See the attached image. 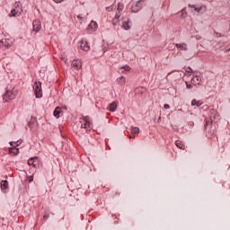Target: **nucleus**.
I'll return each mask as SVG.
<instances>
[{
  "label": "nucleus",
  "mask_w": 230,
  "mask_h": 230,
  "mask_svg": "<svg viewBox=\"0 0 230 230\" xmlns=\"http://www.w3.org/2000/svg\"><path fill=\"white\" fill-rule=\"evenodd\" d=\"M0 188L4 193H6V190H8V181H2L0 182Z\"/></svg>",
  "instance_id": "obj_12"
},
{
  "label": "nucleus",
  "mask_w": 230,
  "mask_h": 230,
  "mask_svg": "<svg viewBox=\"0 0 230 230\" xmlns=\"http://www.w3.org/2000/svg\"><path fill=\"white\" fill-rule=\"evenodd\" d=\"M79 46H80L81 49H83V51H89V49H91L89 43L85 40H82L79 42Z\"/></svg>",
  "instance_id": "obj_7"
},
{
  "label": "nucleus",
  "mask_w": 230,
  "mask_h": 230,
  "mask_svg": "<svg viewBox=\"0 0 230 230\" xmlns=\"http://www.w3.org/2000/svg\"><path fill=\"white\" fill-rule=\"evenodd\" d=\"M33 91L36 98H42V83L40 81L34 83Z\"/></svg>",
  "instance_id": "obj_2"
},
{
  "label": "nucleus",
  "mask_w": 230,
  "mask_h": 230,
  "mask_svg": "<svg viewBox=\"0 0 230 230\" xmlns=\"http://www.w3.org/2000/svg\"><path fill=\"white\" fill-rule=\"evenodd\" d=\"M175 144L178 148L184 150V144H182V142H181V140H176Z\"/></svg>",
  "instance_id": "obj_23"
},
{
  "label": "nucleus",
  "mask_w": 230,
  "mask_h": 230,
  "mask_svg": "<svg viewBox=\"0 0 230 230\" xmlns=\"http://www.w3.org/2000/svg\"><path fill=\"white\" fill-rule=\"evenodd\" d=\"M123 8H124L123 4L119 3L118 4V8H117L118 12H123Z\"/></svg>",
  "instance_id": "obj_27"
},
{
  "label": "nucleus",
  "mask_w": 230,
  "mask_h": 230,
  "mask_svg": "<svg viewBox=\"0 0 230 230\" xmlns=\"http://www.w3.org/2000/svg\"><path fill=\"white\" fill-rule=\"evenodd\" d=\"M122 28H123V30H126L127 31H128V30H130V22L128 21V19L122 22Z\"/></svg>",
  "instance_id": "obj_18"
},
{
  "label": "nucleus",
  "mask_w": 230,
  "mask_h": 230,
  "mask_svg": "<svg viewBox=\"0 0 230 230\" xmlns=\"http://www.w3.org/2000/svg\"><path fill=\"white\" fill-rule=\"evenodd\" d=\"M72 67H75L78 71L79 69H82V64L78 60L72 61Z\"/></svg>",
  "instance_id": "obj_17"
},
{
  "label": "nucleus",
  "mask_w": 230,
  "mask_h": 230,
  "mask_svg": "<svg viewBox=\"0 0 230 230\" xmlns=\"http://www.w3.org/2000/svg\"><path fill=\"white\" fill-rule=\"evenodd\" d=\"M187 73H193V68L190 66L188 67V70H186Z\"/></svg>",
  "instance_id": "obj_32"
},
{
  "label": "nucleus",
  "mask_w": 230,
  "mask_h": 230,
  "mask_svg": "<svg viewBox=\"0 0 230 230\" xmlns=\"http://www.w3.org/2000/svg\"><path fill=\"white\" fill-rule=\"evenodd\" d=\"M19 4L20 2L15 3V8L11 10V16L12 17H20L21 16V12H19Z\"/></svg>",
  "instance_id": "obj_6"
},
{
  "label": "nucleus",
  "mask_w": 230,
  "mask_h": 230,
  "mask_svg": "<svg viewBox=\"0 0 230 230\" xmlns=\"http://www.w3.org/2000/svg\"><path fill=\"white\" fill-rule=\"evenodd\" d=\"M108 50H109V45H102V51L103 53H107Z\"/></svg>",
  "instance_id": "obj_26"
},
{
  "label": "nucleus",
  "mask_w": 230,
  "mask_h": 230,
  "mask_svg": "<svg viewBox=\"0 0 230 230\" xmlns=\"http://www.w3.org/2000/svg\"><path fill=\"white\" fill-rule=\"evenodd\" d=\"M145 91H146V88L143 86H139L135 89L136 94H138L139 96H143V93H145Z\"/></svg>",
  "instance_id": "obj_15"
},
{
  "label": "nucleus",
  "mask_w": 230,
  "mask_h": 230,
  "mask_svg": "<svg viewBox=\"0 0 230 230\" xmlns=\"http://www.w3.org/2000/svg\"><path fill=\"white\" fill-rule=\"evenodd\" d=\"M54 3H62L64 0H53Z\"/></svg>",
  "instance_id": "obj_37"
},
{
  "label": "nucleus",
  "mask_w": 230,
  "mask_h": 230,
  "mask_svg": "<svg viewBox=\"0 0 230 230\" xmlns=\"http://www.w3.org/2000/svg\"><path fill=\"white\" fill-rule=\"evenodd\" d=\"M28 164H30V166H33L34 168H38L39 166V157H32L31 159L28 160Z\"/></svg>",
  "instance_id": "obj_9"
},
{
  "label": "nucleus",
  "mask_w": 230,
  "mask_h": 230,
  "mask_svg": "<svg viewBox=\"0 0 230 230\" xmlns=\"http://www.w3.org/2000/svg\"><path fill=\"white\" fill-rule=\"evenodd\" d=\"M185 84H186L187 89H191V87H193V85L191 84H190L189 82H185Z\"/></svg>",
  "instance_id": "obj_30"
},
{
  "label": "nucleus",
  "mask_w": 230,
  "mask_h": 230,
  "mask_svg": "<svg viewBox=\"0 0 230 230\" xmlns=\"http://www.w3.org/2000/svg\"><path fill=\"white\" fill-rule=\"evenodd\" d=\"M53 116H54L55 118H57V119H58V118H60V108H59V107H57V108L54 110Z\"/></svg>",
  "instance_id": "obj_21"
},
{
  "label": "nucleus",
  "mask_w": 230,
  "mask_h": 230,
  "mask_svg": "<svg viewBox=\"0 0 230 230\" xmlns=\"http://www.w3.org/2000/svg\"><path fill=\"white\" fill-rule=\"evenodd\" d=\"M44 220H48L49 218V213L46 212L43 216Z\"/></svg>",
  "instance_id": "obj_29"
},
{
  "label": "nucleus",
  "mask_w": 230,
  "mask_h": 230,
  "mask_svg": "<svg viewBox=\"0 0 230 230\" xmlns=\"http://www.w3.org/2000/svg\"><path fill=\"white\" fill-rule=\"evenodd\" d=\"M184 10H186V9H182V10L181 11V12L182 13V14H181L182 17H185V16H184Z\"/></svg>",
  "instance_id": "obj_38"
},
{
  "label": "nucleus",
  "mask_w": 230,
  "mask_h": 230,
  "mask_svg": "<svg viewBox=\"0 0 230 230\" xmlns=\"http://www.w3.org/2000/svg\"><path fill=\"white\" fill-rule=\"evenodd\" d=\"M121 17V12H118V13H116V14H115V17L113 18V24H116V23H114V21H118V19H119Z\"/></svg>",
  "instance_id": "obj_24"
},
{
  "label": "nucleus",
  "mask_w": 230,
  "mask_h": 230,
  "mask_svg": "<svg viewBox=\"0 0 230 230\" xmlns=\"http://www.w3.org/2000/svg\"><path fill=\"white\" fill-rule=\"evenodd\" d=\"M211 112H212V113H215V112H217V111H216L215 110H211Z\"/></svg>",
  "instance_id": "obj_41"
},
{
  "label": "nucleus",
  "mask_w": 230,
  "mask_h": 230,
  "mask_svg": "<svg viewBox=\"0 0 230 230\" xmlns=\"http://www.w3.org/2000/svg\"><path fill=\"white\" fill-rule=\"evenodd\" d=\"M29 182H33V176H30Z\"/></svg>",
  "instance_id": "obj_36"
},
{
  "label": "nucleus",
  "mask_w": 230,
  "mask_h": 230,
  "mask_svg": "<svg viewBox=\"0 0 230 230\" xmlns=\"http://www.w3.org/2000/svg\"><path fill=\"white\" fill-rule=\"evenodd\" d=\"M189 8H193L194 12H197V13H200V11L202 10V6L197 7L195 4H189Z\"/></svg>",
  "instance_id": "obj_22"
},
{
  "label": "nucleus",
  "mask_w": 230,
  "mask_h": 230,
  "mask_svg": "<svg viewBox=\"0 0 230 230\" xmlns=\"http://www.w3.org/2000/svg\"><path fill=\"white\" fill-rule=\"evenodd\" d=\"M117 82H118L119 85H125V84H126L125 76L121 75L120 77H119L117 79Z\"/></svg>",
  "instance_id": "obj_20"
},
{
  "label": "nucleus",
  "mask_w": 230,
  "mask_h": 230,
  "mask_svg": "<svg viewBox=\"0 0 230 230\" xmlns=\"http://www.w3.org/2000/svg\"><path fill=\"white\" fill-rule=\"evenodd\" d=\"M116 109H118L116 102L110 103L107 107V110L110 111V112H116Z\"/></svg>",
  "instance_id": "obj_13"
},
{
  "label": "nucleus",
  "mask_w": 230,
  "mask_h": 230,
  "mask_svg": "<svg viewBox=\"0 0 230 230\" xmlns=\"http://www.w3.org/2000/svg\"><path fill=\"white\" fill-rule=\"evenodd\" d=\"M200 82H202V77H200V75H195L191 79V84L193 85H200Z\"/></svg>",
  "instance_id": "obj_11"
},
{
  "label": "nucleus",
  "mask_w": 230,
  "mask_h": 230,
  "mask_svg": "<svg viewBox=\"0 0 230 230\" xmlns=\"http://www.w3.org/2000/svg\"><path fill=\"white\" fill-rule=\"evenodd\" d=\"M87 30H92V31H95V30H98V23L94 21H92L88 25Z\"/></svg>",
  "instance_id": "obj_14"
},
{
  "label": "nucleus",
  "mask_w": 230,
  "mask_h": 230,
  "mask_svg": "<svg viewBox=\"0 0 230 230\" xmlns=\"http://www.w3.org/2000/svg\"><path fill=\"white\" fill-rule=\"evenodd\" d=\"M84 123L81 124V128H86V130H91V121L89 120V117L83 118Z\"/></svg>",
  "instance_id": "obj_5"
},
{
  "label": "nucleus",
  "mask_w": 230,
  "mask_h": 230,
  "mask_svg": "<svg viewBox=\"0 0 230 230\" xmlns=\"http://www.w3.org/2000/svg\"><path fill=\"white\" fill-rule=\"evenodd\" d=\"M0 46L8 49V48H12V40H10V39H2L0 40Z\"/></svg>",
  "instance_id": "obj_8"
},
{
  "label": "nucleus",
  "mask_w": 230,
  "mask_h": 230,
  "mask_svg": "<svg viewBox=\"0 0 230 230\" xmlns=\"http://www.w3.org/2000/svg\"><path fill=\"white\" fill-rule=\"evenodd\" d=\"M176 48L181 51H188V45L186 43H176Z\"/></svg>",
  "instance_id": "obj_16"
},
{
  "label": "nucleus",
  "mask_w": 230,
  "mask_h": 230,
  "mask_svg": "<svg viewBox=\"0 0 230 230\" xmlns=\"http://www.w3.org/2000/svg\"><path fill=\"white\" fill-rule=\"evenodd\" d=\"M116 8V6H114V4L106 7L107 12H112V10H114Z\"/></svg>",
  "instance_id": "obj_28"
},
{
  "label": "nucleus",
  "mask_w": 230,
  "mask_h": 230,
  "mask_svg": "<svg viewBox=\"0 0 230 230\" xmlns=\"http://www.w3.org/2000/svg\"><path fill=\"white\" fill-rule=\"evenodd\" d=\"M195 39H196V40H200V39H202V37H200V35H196Z\"/></svg>",
  "instance_id": "obj_35"
},
{
  "label": "nucleus",
  "mask_w": 230,
  "mask_h": 230,
  "mask_svg": "<svg viewBox=\"0 0 230 230\" xmlns=\"http://www.w3.org/2000/svg\"><path fill=\"white\" fill-rule=\"evenodd\" d=\"M123 69H125V71H130V66L128 65H126L123 66Z\"/></svg>",
  "instance_id": "obj_31"
},
{
  "label": "nucleus",
  "mask_w": 230,
  "mask_h": 230,
  "mask_svg": "<svg viewBox=\"0 0 230 230\" xmlns=\"http://www.w3.org/2000/svg\"><path fill=\"white\" fill-rule=\"evenodd\" d=\"M21 140H18V141H11L9 144L11 145V146L13 147H10L9 148V154L11 155H17L19 154V148H17L16 146H19V145H21Z\"/></svg>",
  "instance_id": "obj_3"
},
{
  "label": "nucleus",
  "mask_w": 230,
  "mask_h": 230,
  "mask_svg": "<svg viewBox=\"0 0 230 230\" xmlns=\"http://www.w3.org/2000/svg\"><path fill=\"white\" fill-rule=\"evenodd\" d=\"M63 109H64L65 111H67V106H64Z\"/></svg>",
  "instance_id": "obj_39"
},
{
  "label": "nucleus",
  "mask_w": 230,
  "mask_h": 230,
  "mask_svg": "<svg viewBox=\"0 0 230 230\" xmlns=\"http://www.w3.org/2000/svg\"><path fill=\"white\" fill-rule=\"evenodd\" d=\"M143 6H145L143 0H139L136 4L132 5L131 11L134 13H137V12H139V10L143 9Z\"/></svg>",
  "instance_id": "obj_4"
},
{
  "label": "nucleus",
  "mask_w": 230,
  "mask_h": 230,
  "mask_svg": "<svg viewBox=\"0 0 230 230\" xmlns=\"http://www.w3.org/2000/svg\"><path fill=\"white\" fill-rule=\"evenodd\" d=\"M132 134H139V128L137 127H131Z\"/></svg>",
  "instance_id": "obj_25"
},
{
  "label": "nucleus",
  "mask_w": 230,
  "mask_h": 230,
  "mask_svg": "<svg viewBox=\"0 0 230 230\" xmlns=\"http://www.w3.org/2000/svg\"><path fill=\"white\" fill-rule=\"evenodd\" d=\"M202 101H197L196 99H193L191 101V106L192 107H200L202 105Z\"/></svg>",
  "instance_id": "obj_19"
},
{
  "label": "nucleus",
  "mask_w": 230,
  "mask_h": 230,
  "mask_svg": "<svg viewBox=\"0 0 230 230\" xmlns=\"http://www.w3.org/2000/svg\"><path fill=\"white\" fill-rule=\"evenodd\" d=\"M77 19H81V20H82V16L78 15V16H77Z\"/></svg>",
  "instance_id": "obj_40"
},
{
  "label": "nucleus",
  "mask_w": 230,
  "mask_h": 230,
  "mask_svg": "<svg viewBox=\"0 0 230 230\" xmlns=\"http://www.w3.org/2000/svg\"><path fill=\"white\" fill-rule=\"evenodd\" d=\"M32 26H33V31H36V33L40 31L41 25L40 21L34 20L32 22Z\"/></svg>",
  "instance_id": "obj_10"
},
{
  "label": "nucleus",
  "mask_w": 230,
  "mask_h": 230,
  "mask_svg": "<svg viewBox=\"0 0 230 230\" xmlns=\"http://www.w3.org/2000/svg\"><path fill=\"white\" fill-rule=\"evenodd\" d=\"M17 93L13 92V89L6 88V92L3 95L4 102H10L15 100Z\"/></svg>",
  "instance_id": "obj_1"
},
{
  "label": "nucleus",
  "mask_w": 230,
  "mask_h": 230,
  "mask_svg": "<svg viewBox=\"0 0 230 230\" xmlns=\"http://www.w3.org/2000/svg\"><path fill=\"white\" fill-rule=\"evenodd\" d=\"M215 35H216V37L218 39V38H220V37H222V34H220L219 32H215Z\"/></svg>",
  "instance_id": "obj_33"
},
{
  "label": "nucleus",
  "mask_w": 230,
  "mask_h": 230,
  "mask_svg": "<svg viewBox=\"0 0 230 230\" xmlns=\"http://www.w3.org/2000/svg\"><path fill=\"white\" fill-rule=\"evenodd\" d=\"M164 109H165L166 111H168V109H170V104H164Z\"/></svg>",
  "instance_id": "obj_34"
}]
</instances>
